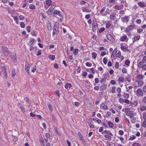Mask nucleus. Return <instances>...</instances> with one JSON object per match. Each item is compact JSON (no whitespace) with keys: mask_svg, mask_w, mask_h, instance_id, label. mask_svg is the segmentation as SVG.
I'll use <instances>...</instances> for the list:
<instances>
[{"mask_svg":"<svg viewBox=\"0 0 146 146\" xmlns=\"http://www.w3.org/2000/svg\"><path fill=\"white\" fill-rule=\"evenodd\" d=\"M53 14L54 15H58L62 19H63L64 17L63 15H62V13L60 11H58L57 10H54Z\"/></svg>","mask_w":146,"mask_h":146,"instance_id":"nucleus-1","label":"nucleus"},{"mask_svg":"<svg viewBox=\"0 0 146 146\" xmlns=\"http://www.w3.org/2000/svg\"><path fill=\"white\" fill-rule=\"evenodd\" d=\"M2 51L4 54H8L9 51L8 49L5 46H2Z\"/></svg>","mask_w":146,"mask_h":146,"instance_id":"nucleus-2","label":"nucleus"},{"mask_svg":"<svg viewBox=\"0 0 146 146\" xmlns=\"http://www.w3.org/2000/svg\"><path fill=\"white\" fill-rule=\"evenodd\" d=\"M137 93L139 96H142L143 92L141 89L139 88L137 90Z\"/></svg>","mask_w":146,"mask_h":146,"instance_id":"nucleus-3","label":"nucleus"},{"mask_svg":"<svg viewBox=\"0 0 146 146\" xmlns=\"http://www.w3.org/2000/svg\"><path fill=\"white\" fill-rule=\"evenodd\" d=\"M107 86V84H103L101 86H100L101 90L103 92H101V94L103 93V92L104 91V90L106 89Z\"/></svg>","mask_w":146,"mask_h":146,"instance_id":"nucleus-4","label":"nucleus"},{"mask_svg":"<svg viewBox=\"0 0 146 146\" xmlns=\"http://www.w3.org/2000/svg\"><path fill=\"white\" fill-rule=\"evenodd\" d=\"M106 37L110 41H112L114 40L113 37L110 34H107Z\"/></svg>","mask_w":146,"mask_h":146,"instance_id":"nucleus-5","label":"nucleus"},{"mask_svg":"<svg viewBox=\"0 0 146 146\" xmlns=\"http://www.w3.org/2000/svg\"><path fill=\"white\" fill-rule=\"evenodd\" d=\"M121 21L123 23L127 22L129 20L128 16H125V17L121 18Z\"/></svg>","mask_w":146,"mask_h":146,"instance_id":"nucleus-6","label":"nucleus"},{"mask_svg":"<svg viewBox=\"0 0 146 146\" xmlns=\"http://www.w3.org/2000/svg\"><path fill=\"white\" fill-rule=\"evenodd\" d=\"M134 25H131L128 26L126 29L125 31H126L129 32L133 28L135 27Z\"/></svg>","mask_w":146,"mask_h":146,"instance_id":"nucleus-7","label":"nucleus"},{"mask_svg":"<svg viewBox=\"0 0 146 146\" xmlns=\"http://www.w3.org/2000/svg\"><path fill=\"white\" fill-rule=\"evenodd\" d=\"M11 58L12 60L13 61H16L17 60V57L15 53H11Z\"/></svg>","mask_w":146,"mask_h":146,"instance_id":"nucleus-8","label":"nucleus"},{"mask_svg":"<svg viewBox=\"0 0 146 146\" xmlns=\"http://www.w3.org/2000/svg\"><path fill=\"white\" fill-rule=\"evenodd\" d=\"M100 108L101 109L104 110H106L108 109L107 106L105 105L104 103V102L100 104Z\"/></svg>","mask_w":146,"mask_h":146,"instance_id":"nucleus-9","label":"nucleus"},{"mask_svg":"<svg viewBox=\"0 0 146 146\" xmlns=\"http://www.w3.org/2000/svg\"><path fill=\"white\" fill-rule=\"evenodd\" d=\"M140 36H136L134 37V38H132L133 39V43H134L135 41L138 40L140 38Z\"/></svg>","mask_w":146,"mask_h":146,"instance_id":"nucleus-10","label":"nucleus"},{"mask_svg":"<svg viewBox=\"0 0 146 146\" xmlns=\"http://www.w3.org/2000/svg\"><path fill=\"white\" fill-rule=\"evenodd\" d=\"M18 106L21 108L23 113H24L25 112V108L22 105L19 103L18 104Z\"/></svg>","mask_w":146,"mask_h":146,"instance_id":"nucleus-11","label":"nucleus"},{"mask_svg":"<svg viewBox=\"0 0 146 146\" xmlns=\"http://www.w3.org/2000/svg\"><path fill=\"white\" fill-rule=\"evenodd\" d=\"M72 86L71 84L69 83H67L65 86V88L67 90H68V88H70Z\"/></svg>","mask_w":146,"mask_h":146,"instance_id":"nucleus-12","label":"nucleus"},{"mask_svg":"<svg viewBox=\"0 0 146 146\" xmlns=\"http://www.w3.org/2000/svg\"><path fill=\"white\" fill-rule=\"evenodd\" d=\"M59 31L58 30V29L55 28L53 30V32L52 33L53 35H57Z\"/></svg>","mask_w":146,"mask_h":146,"instance_id":"nucleus-13","label":"nucleus"},{"mask_svg":"<svg viewBox=\"0 0 146 146\" xmlns=\"http://www.w3.org/2000/svg\"><path fill=\"white\" fill-rule=\"evenodd\" d=\"M138 5L141 7H145V3L143 2H141L138 3Z\"/></svg>","mask_w":146,"mask_h":146,"instance_id":"nucleus-14","label":"nucleus"},{"mask_svg":"<svg viewBox=\"0 0 146 146\" xmlns=\"http://www.w3.org/2000/svg\"><path fill=\"white\" fill-rule=\"evenodd\" d=\"M116 18V16L114 13H111L110 15V20H114Z\"/></svg>","mask_w":146,"mask_h":146,"instance_id":"nucleus-15","label":"nucleus"},{"mask_svg":"<svg viewBox=\"0 0 146 146\" xmlns=\"http://www.w3.org/2000/svg\"><path fill=\"white\" fill-rule=\"evenodd\" d=\"M29 64L28 63H27L26 64L25 66V70L28 72V73H29Z\"/></svg>","mask_w":146,"mask_h":146,"instance_id":"nucleus-16","label":"nucleus"},{"mask_svg":"<svg viewBox=\"0 0 146 146\" xmlns=\"http://www.w3.org/2000/svg\"><path fill=\"white\" fill-rule=\"evenodd\" d=\"M124 78L122 77V76H121V77H120L119 78L118 80V82L123 83L124 82Z\"/></svg>","mask_w":146,"mask_h":146,"instance_id":"nucleus-17","label":"nucleus"},{"mask_svg":"<svg viewBox=\"0 0 146 146\" xmlns=\"http://www.w3.org/2000/svg\"><path fill=\"white\" fill-rule=\"evenodd\" d=\"M127 38V36L125 35V36H122L120 38V40L122 41H124L126 40Z\"/></svg>","mask_w":146,"mask_h":146,"instance_id":"nucleus-18","label":"nucleus"},{"mask_svg":"<svg viewBox=\"0 0 146 146\" xmlns=\"http://www.w3.org/2000/svg\"><path fill=\"white\" fill-rule=\"evenodd\" d=\"M138 85V86L141 87L142 86L143 84V81L141 80H139L137 81Z\"/></svg>","mask_w":146,"mask_h":146,"instance_id":"nucleus-19","label":"nucleus"},{"mask_svg":"<svg viewBox=\"0 0 146 146\" xmlns=\"http://www.w3.org/2000/svg\"><path fill=\"white\" fill-rule=\"evenodd\" d=\"M106 9L105 7H103L100 11V14L102 16H105V15L103 14V12Z\"/></svg>","mask_w":146,"mask_h":146,"instance_id":"nucleus-20","label":"nucleus"},{"mask_svg":"<svg viewBox=\"0 0 146 146\" xmlns=\"http://www.w3.org/2000/svg\"><path fill=\"white\" fill-rule=\"evenodd\" d=\"M53 10L50 8L47 11V13L48 14V15H51Z\"/></svg>","mask_w":146,"mask_h":146,"instance_id":"nucleus-21","label":"nucleus"},{"mask_svg":"<svg viewBox=\"0 0 146 146\" xmlns=\"http://www.w3.org/2000/svg\"><path fill=\"white\" fill-rule=\"evenodd\" d=\"M131 104L132 106H137L138 103L137 101H134L133 102H131Z\"/></svg>","mask_w":146,"mask_h":146,"instance_id":"nucleus-22","label":"nucleus"},{"mask_svg":"<svg viewBox=\"0 0 146 146\" xmlns=\"http://www.w3.org/2000/svg\"><path fill=\"white\" fill-rule=\"evenodd\" d=\"M3 74L5 75V77L6 79L7 77V72L5 70V67H3Z\"/></svg>","mask_w":146,"mask_h":146,"instance_id":"nucleus-23","label":"nucleus"},{"mask_svg":"<svg viewBox=\"0 0 146 146\" xmlns=\"http://www.w3.org/2000/svg\"><path fill=\"white\" fill-rule=\"evenodd\" d=\"M46 3L48 6H50L52 4V1L51 0H46Z\"/></svg>","mask_w":146,"mask_h":146,"instance_id":"nucleus-24","label":"nucleus"},{"mask_svg":"<svg viewBox=\"0 0 146 146\" xmlns=\"http://www.w3.org/2000/svg\"><path fill=\"white\" fill-rule=\"evenodd\" d=\"M111 24V21H108L107 22L106 24V27L108 28L110 27Z\"/></svg>","mask_w":146,"mask_h":146,"instance_id":"nucleus-25","label":"nucleus"},{"mask_svg":"<svg viewBox=\"0 0 146 146\" xmlns=\"http://www.w3.org/2000/svg\"><path fill=\"white\" fill-rule=\"evenodd\" d=\"M137 78L138 80H140L143 79V76L142 75L140 74H139L137 75Z\"/></svg>","mask_w":146,"mask_h":146,"instance_id":"nucleus-26","label":"nucleus"},{"mask_svg":"<svg viewBox=\"0 0 146 146\" xmlns=\"http://www.w3.org/2000/svg\"><path fill=\"white\" fill-rule=\"evenodd\" d=\"M47 27L48 29L49 30H50L52 28L50 23L49 22V23H48L47 24Z\"/></svg>","mask_w":146,"mask_h":146,"instance_id":"nucleus-27","label":"nucleus"},{"mask_svg":"<svg viewBox=\"0 0 146 146\" xmlns=\"http://www.w3.org/2000/svg\"><path fill=\"white\" fill-rule=\"evenodd\" d=\"M92 58L93 59H95L97 57V54L95 52H93L92 53Z\"/></svg>","mask_w":146,"mask_h":146,"instance_id":"nucleus-28","label":"nucleus"},{"mask_svg":"<svg viewBox=\"0 0 146 146\" xmlns=\"http://www.w3.org/2000/svg\"><path fill=\"white\" fill-rule=\"evenodd\" d=\"M87 74V73L86 71H84L82 72V76L83 78H85L86 77V76Z\"/></svg>","mask_w":146,"mask_h":146,"instance_id":"nucleus-29","label":"nucleus"},{"mask_svg":"<svg viewBox=\"0 0 146 146\" xmlns=\"http://www.w3.org/2000/svg\"><path fill=\"white\" fill-rule=\"evenodd\" d=\"M55 56L54 55H50L49 56V58L52 60H54L55 59Z\"/></svg>","mask_w":146,"mask_h":146,"instance_id":"nucleus-30","label":"nucleus"},{"mask_svg":"<svg viewBox=\"0 0 146 146\" xmlns=\"http://www.w3.org/2000/svg\"><path fill=\"white\" fill-rule=\"evenodd\" d=\"M24 100L26 101L29 104H31V102L29 100L28 98H25L24 99Z\"/></svg>","mask_w":146,"mask_h":146,"instance_id":"nucleus-31","label":"nucleus"},{"mask_svg":"<svg viewBox=\"0 0 146 146\" xmlns=\"http://www.w3.org/2000/svg\"><path fill=\"white\" fill-rule=\"evenodd\" d=\"M108 123L110 127L112 128L113 127V124L111 122L108 121Z\"/></svg>","mask_w":146,"mask_h":146,"instance_id":"nucleus-32","label":"nucleus"},{"mask_svg":"<svg viewBox=\"0 0 146 146\" xmlns=\"http://www.w3.org/2000/svg\"><path fill=\"white\" fill-rule=\"evenodd\" d=\"M114 8L118 10H120L122 9L121 7L120 6L118 5H115Z\"/></svg>","mask_w":146,"mask_h":146,"instance_id":"nucleus-33","label":"nucleus"},{"mask_svg":"<svg viewBox=\"0 0 146 146\" xmlns=\"http://www.w3.org/2000/svg\"><path fill=\"white\" fill-rule=\"evenodd\" d=\"M143 63H144L142 61L140 62L138 65V67L139 68H142V65Z\"/></svg>","mask_w":146,"mask_h":146,"instance_id":"nucleus-34","label":"nucleus"},{"mask_svg":"<svg viewBox=\"0 0 146 146\" xmlns=\"http://www.w3.org/2000/svg\"><path fill=\"white\" fill-rule=\"evenodd\" d=\"M124 95L123 96V97L127 99L129 98V95L128 94H125V93H124Z\"/></svg>","mask_w":146,"mask_h":146,"instance_id":"nucleus-35","label":"nucleus"},{"mask_svg":"<svg viewBox=\"0 0 146 146\" xmlns=\"http://www.w3.org/2000/svg\"><path fill=\"white\" fill-rule=\"evenodd\" d=\"M29 7L31 9H34L36 8L35 6L33 4H31L29 6Z\"/></svg>","mask_w":146,"mask_h":146,"instance_id":"nucleus-36","label":"nucleus"},{"mask_svg":"<svg viewBox=\"0 0 146 146\" xmlns=\"http://www.w3.org/2000/svg\"><path fill=\"white\" fill-rule=\"evenodd\" d=\"M36 42V40L34 38H33L32 39L31 42V43L30 44L32 45H34L35 44Z\"/></svg>","mask_w":146,"mask_h":146,"instance_id":"nucleus-37","label":"nucleus"},{"mask_svg":"<svg viewBox=\"0 0 146 146\" xmlns=\"http://www.w3.org/2000/svg\"><path fill=\"white\" fill-rule=\"evenodd\" d=\"M98 26L97 25V24L95 21H93V23L92 24V27Z\"/></svg>","mask_w":146,"mask_h":146,"instance_id":"nucleus-38","label":"nucleus"},{"mask_svg":"<svg viewBox=\"0 0 146 146\" xmlns=\"http://www.w3.org/2000/svg\"><path fill=\"white\" fill-rule=\"evenodd\" d=\"M47 105L48 106V108L51 111H52V107L51 106V104H50V103H47Z\"/></svg>","mask_w":146,"mask_h":146,"instance_id":"nucleus-39","label":"nucleus"},{"mask_svg":"<svg viewBox=\"0 0 146 146\" xmlns=\"http://www.w3.org/2000/svg\"><path fill=\"white\" fill-rule=\"evenodd\" d=\"M121 48L123 52H125L126 51L127 48L123 46H121Z\"/></svg>","mask_w":146,"mask_h":146,"instance_id":"nucleus-40","label":"nucleus"},{"mask_svg":"<svg viewBox=\"0 0 146 146\" xmlns=\"http://www.w3.org/2000/svg\"><path fill=\"white\" fill-rule=\"evenodd\" d=\"M122 72L123 73H125L127 72V69L125 68H123L122 70Z\"/></svg>","mask_w":146,"mask_h":146,"instance_id":"nucleus-41","label":"nucleus"},{"mask_svg":"<svg viewBox=\"0 0 146 146\" xmlns=\"http://www.w3.org/2000/svg\"><path fill=\"white\" fill-rule=\"evenodd\" d=\"M78 52V49L77 48L75 49L73 52V53L75 55L77 54Z\"/></svg>","mask_w":146,"mask_h":146,"instance_id":"nucleus-42","label":"nucleus"},{"mask_svg":"<svg viewBox=\"0 0 146 146\" xmlns=\"http://www.w3.org/2000/svg\"><path fill=\"white\" fill-rule=\"evenodd\" d=\"M125 63L126 65L128 66L130 64V62L128 60H127L125 61Z\"/></svg>","mask_w":146,"mask_h":146,"instance_id":"nucleus-43","label":"nucleus"},{"mask_svg":"<svg viewBox=\"0 0 146 146\" xmlns=\"http://www.w3.org/2000/svg\"><path fill=\"white\" fill-rule=\"evenodd\" d=\"M55 93H56V94L58 96V97L59 98L60 97V94L59 93V91L57 90L55 91Z\"/></svg>","mask_w":146,"mask_h":146,"instance_id":"nucleus-44","label":"nucleus"},{"mask_svg":"<svg viewBox=\"0 0 146 146\" xmlns=\"http://www.w3.org/2000/svg\"><path fill=\"white\" fill-rule=\"evenodd\" d=\"M117 48H115L114 50L113 51L112 53V55H115V54L117 52Z\"/></svg>","mask_w":146,"mask_h":146,"instance_id":"nucleus-45","label":"nucleus"},{"mask_svg":"<svg viewBox=\"0 0 146 146\" xmlns=\"http://www.w3.org/2000/svg\"><path fill=\"white\" fill-rule=\"evenodd\" d=\"M116 56L118 58H120L121 56V53L120 51H118L116 54Z\"/></svg>","mask_w":146,"mask_h":146,"instance_id":"nucleus-46","label":"nucleus"},{"mask_svg":"<svg viewBox=\"0 0 146 146\" xmlns=\"http://www.w3.org/2000/svg\"><path fill=\"white\" fill-rule=\"evenodd\" d=\"M135 136L134 135H133L132 136H131L130 138L129 139V140H132L133 139H134L135 138Z\"/></svg>","mask_w":146,"mask_h":146,"instance_id":"nucleus-47","label":"nucleus"},{"mask_svg":"<svg viewBox=\"0 0 146 146\" xmlns=\"http://www.w3.org/2000/svg\"><path fill=\"white\" fill-rule=\"evenodd\" d=\"M19 18L20 20H23L25 19V17H23L21 15H20L19 16Z\"/></svg>","mask_w":146,"mask_h":146,"instance_id":"nucleus-48","label":"nucleus"},{"mask_svg":"<svg viewBox=\"0 0 146 146\" xmlns=\"http://www.w3.org/2000/svg\"><path fill=\"white\" fill-rule=\"evenodd\" d=\"M104 137L108 138V139H110L111 138V137L110 135L108 134L105 135H104Z\"/></svg>","mask_w":146,"mask_h":146,"instance_id":"nucleus-49","label":"nucleus"},{"mask_svg":"<svg viewBox=\"0 0 146 146\" xmlns=\"http://www.w3.org/2000/svg\"><path fill=\"white\" fill-rule=\"evenodd\" d=\"M142 62L144 63H146V56H144L143 58Z\"/></svg>","mask_w":146,"mask_h":146,"instance_id":"nucleus-50","label":"nucleus"},{"mask_svg":"<svg viewBox=\"0 0 146 146\" xmlns=\"http://www.w3.org/2000/svg\"><path fill=\"white\" fill-rule=\"evenodd\" d=\"M86 65L87 66L90 67L92 66V64L90 62H87L86 64Z\"/></svg>","mask_w":146,"mask_h":146,"instance_id":"nucleus-51","label":"nucleus"},{"mask_svg":"<svg viewBox=\"0 0 146 146\" xmlns=\"http://www.w3.org/2000/svg\"><path fill=\"white\" fill-rule=\"evenodd\" d=\"M105 30V29L104 27L101 28L100 29V30L99 31V32L100 33H101L103 32Z\"/></svg>","mask_w":146,"mask_h":146,"instance_id":"nucleus-52","label":"nucleus"},{"mask_svg":"<svg viewBox=\"0 0 146 146\" xmlns=\"http://www.w3.org/2000/svg\"><path fill=\"white\" fill-rule=\"evenodd\" d=\"M124 100L122 98H119V101L122 104L123 103V102H124Z\"/></svg>","mask_w":146,"mask_h":146,"instance_id":"nucleus-53","label":"nucleus"},{"mask_svg":"<svg viewBox=\"0 0 146 146\" xmlns=\"http://www.w3.org/2000/svg\"><path fill=\"white\" fill-rule=\"evenodd\" d=\"M20 26L21 28H24L25 27V24L23 22H21L20 23Z\"/></svg>","mask_w":146,"mask_h":146,"instance_id":"nucleus-54","label":"nucleus"},{"mask_svg":"<svg viewBox=\"0 0 146 146\" xmlns=\"http://www.w3.org/2000/svg\"><path fill=\"white\" fill-rule=\"evenodd\" d=\"M98 28V27H92V30L94 32H95L96 30Z\"/></svg>","mask_w":146,"mask_h":146,"instance_id":"nucleus-55","label":"nucleus"},{"mask_svg":"<svg viewBox=\"0 0 146 146\" xmlns=\"http://www.w3.org/2000/svg\"><path fill=\"white\" fill-rule=\"evenodd\" d=\"M15 75V70L13 69L12 71V77H14Z\"/></svg>","mask_w":146,"mask_h":146,"instance_id":"nucleus-56","label":"nucleus"},{"mask_svg":"<svg viewBox=\"0 0 146 146\" xmlns=\"http://www.w3.org/2000/svg\"><path fill=\"white\" fill-rule=\"evenodd\" d=\"M115 87L113 86L112 87L111 89V92L112 93H114L115 92Z\"/></svg>","mask_w":146,"mask_h":146,"instance_id":"nucleus-57","label":"nucleus"},{"mask_svg":"<svg viewBox=\"0 0 146 146\" xmlns=\"http://www.w3.org/2000/svg\"><path fill=\"white\" fill-rule=\"evenodd\" d=\"M118 133L120 135H122L124 134V132L123 131L120 130L119 131Z\"/></svg>","mask_w":146,"mask_h":146,"instance_id":"nucleus-58","label":"nucleus"},{"mask_svg":"<svg viewBox=\"0 0 146 146\" xmlns=\"http://www.w3.org/2000/svg\"><path fill=\"white\" fill-rule=\"evenodd\" d=\"M74 105L77 107H79L80 105V103L78 102H75L74 103Z\"/></svg>","mask_w":146,"mask_h":146,"instance_id":"nucleus-59","label":"nucleus"},{"mask_svg":"<svg viewBox=\"0 0 146 146\" xmlns=\"http://www.w3.org/2000/svg\"><path fill=\"white\" fill-rule=\"evenodd\" d=\"M142 126L144 127H146V120H145L143 122Z\"/></svg>","mask_w":146,"mask_h":146,"instance_id":"nucleus-60","label":"nucleus"},{"mask_svg":"<svg viewBox=\"0 0 146 146\" xmlns=\"http://www.w3.org/2000/svg\"><path fill=\"white\" fill-rule=\"evenodd\" d=\"M115 66L116 68H118L119 66V63L118 62H116L115 64Z\"/></svg>","mask_w":146,"mask_h":146,"instance_id":"nucleus-61","label":"nucleus"},{"mask_svg":"<svg viewBox=\"0 0 146 146\" xmlns=\"http://www.w3.org/2000/svg\"><path fill=\"white\" fill-rule=\"evenodd\" d=\"M111 115V113L110 112H108L106 115V117H108Z\"/></svg>","mask_w":146,"mask_h":146,"instance_id":"nucleus-62","label":"nucleus"},{"mask_svg":"<svg viewBox=\"0 0 146 146\" xmlns=\"http://www.w3.org/2000/svg\"><path fill=\"white\" fill-rule=\"evenodd\" d=\"M103 62L105 64H106L107 62V59L106 58H104L103 59Z\"/></svg>","mask_w":146,"mask_h":146,"instance_id":"nucleus-63","label":"nucleus"},{"mask_svg":"<svg viewBox=\"0 0 146 146\" xmlns=\"http://www.w3.org/2000/svg\"><path fill=\"white\" fill-rule=\"evenodd\" d=\"M142 90L144 92H146V86H145L143 87Z\"/></svg>","mask_w":146,"mask_h":146,"instance_id":"nucleus-64","label":"nucleus"}]
</instances>
